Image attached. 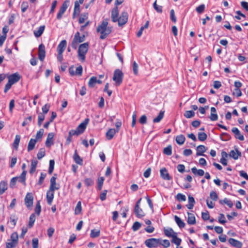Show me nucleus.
Instances as JSON below:
<instances>
[{
  "label": "nucleus",
  "mask_w": 248,
  "mask_h": 248,
  "mask_svg": "<svg viewBox=\"0 0 248 248\" xmlns=\"http://www.w3.org/2000/svg\"><path fill=\"white\" fill-rule=\"evenodd\" d=\"M57 175L54 174V175L51 178L50 180V186L49 189L46 192V200L47 202L49 205H51L54 197V191L55 190H58L60 188L59 186H56V180L57 179Z\"/></svg>",
  "instance_id": "obj_1"
},
{
  "label": "nucleus",
  "mask_w": 248,
  "mask_h": 248,
  "mask_svg": "<svg viewBox=\"0 0 248 248\" xmlns=\"http://www.w3.org/2000/svg\"><path fill=\"white\" fill-rule=\"evenodd\" d=\"M108 25V19H104L101 25H99L97 28V31L101 33L100 38L101 39H104L111 32V29L109 27H107Z\"/></svg>",
  "instance_id": "obj_2"
},
{
  "label": "nucleus",
  "mask_w": 248,
  "mask_h": 248,
  "mask_svg": "<svg viewBox=\"0 0 248 248\" xmlns=\"http://www.w3.org/2000/svg\"><path fill=\"white\" fill-rule=\"evenodd\" d=\"M89 48V43L86 42L80 45L78 51V56L80 61L84 62L85 60V55Z\"/></svg>",
  "instance_id": "obj_3"
},
{
  "label": "nucleus",
  "mask_w": 248,
  "mask_h": 248,
  "mask_svg": "<svg viewBox=\"0 0 248 248\" xmlns=\"http://www.w3.org/2000/svg\"><path fill=\"white\" fill-rule=\"evenodd\" d=\"M123 78L124 73L122 71L119 69L115 70L112 79L115 81L116 86H118L122 84Z\"/></svg>",
  "instance_id": "obj_4"
},
{
  "label": "nucleus",
  "mask_w": 248,
  "mask_h": 248,
  "mask_svg": "<svg viewBox=\"0 0 248 248\" xmlns=\"http://www.w3.org/2000/svg\"><path fill=\"white\" fill-rule=\"evenodd\" d=\"M160 239L152 238L146 239L144 244L148 248H153L160 246Z\"/></svg>",
  "instance_id": "obj_5"
},
{
  "label": "nucleus",
  "mask_w": 248,
  "mask_h": 248,
  "mask_svg": "<svg viewBox=\"0 0 248 248\" xmlns=\"http://www.w3.org/2000/svg\"><path fill=\"white\" fill-rule=\"evenodd\" d=\"M25 204L29 210L32 209L33 203V197L31 193H27L24 199Z\"/></svg>",
  "instance_id": "obj_6"
},
{
  "label": "nucleus",
  "mask_w": 248,
  "mask_h": 248,
  "mask_svg": "<svg viewBox=\"0 0 248 248\" xmlns=\"http://www.w3.org/2000/svg\"><path fill=\"white\" fill-rule=\"evenodd\" d=\"M69 2V0H66L62 4L57 15V19L58 20H61L62 19V15L68 8Z\"/></svg>",
  "instance_id": "obj_7"
},
{
  "label": "nucleus",
  "mask_w": 248,
  "mask_h": 248,
  "mask_svg": "<svg viewBox=\"0 0 248 248\" xmlns=\"http://www.w3.org/2000/svg\"><path fill=\"white\" fill-rule=\"evenodd\" d=\"M128 17V15L127 13L125 11L123 12L120 16L118 18L119 20H117L118 25L119 26H122L125 24L127 22Z\"/></svg>",
  "instance_id": "obj_8"
},
{
  "label": "nucleus",
  "mask_w": 248,
  "mask_h": 248,
  "mask_svg": "<svg viewBox=\"0 0 248 248\" xmlns=\"http://www.w3.org/2000/svg\"><path fill=\"white\" fill-rule=\"evenodd\" d=\"M21 78V76L17 72L11 74L8 77V81L13 85L18 82Z\"/></svg>",
  "instance_id": "obj_9"
},
{
  "label": "nucleus",
  "mask_w": 248,
  "mask_h": 248,
  "mask_svg": "<svg viewBox=\"0 0 248 248\" xmlns=\"http://www.w3.org/2000/svg\"><path fill=\"white\" fill-rule=\"evenodd\" d=\"M46 56L45 46L41 44L38 47V58L41 61H43Z\"/></svg>",
  "instance_id": "obj_10"
},
{
  "label": "nucleus",
  "mask_w": 248,
  "mask_h": 248,
  "mask_svg": "<svg viewBox=\"0 0 248 248\" xmlns=\"http://www.w3.org/2000/svg\"><path fill=\"white\" fill-rule=\"evenodd\" d=\"M119 10L117 6H115L111 10V18L113 22H117L118 20Z\"/></svg>",
  "instance_id": "obj_11"
},
{
  "label": "nucleus",
  "mask_w": 248,
  "mask_h": 248,
  "mask_svg": "<svg viewBox=\"0 0 248 248\" xmlns=\"http://www.w3.org/2000/svg\"><path fill=\"white\" fill-rule=\"evenodd\" d=\"M160 173L161 177L164 180H170L172 179L165 168H163L160 169Z\"/></svg>",
  "instance_id": "obj_12"
},
{
  "label": "nucleus",
  "mask_w": 248,
  "mask_h": 248,
  "mask_svg": "<svg viewBox=\"0 0 248 248\" xmlns=\"http://www.w3.org/2000/svg\"><path fill=\"white\" fill-rule=\"evenodd\" d=\"M89 122V119L86 118L85 119V120L82 123H81L77 127L76 129L78 131H79V132L81 134L84 132V131L86 128L87 125L88 124Z\"/></svg>",
  "instance_id": "obj_13"
},
{
  "label": "nucleus",
  "mask_w": 248,
  "mask_h": 248,
  "mask_svg": "<svg viewBox=\"0 0 248 248\" xmlns=\"http://www.w3.org/2000/svg\"><path fill=\"white\" fill-rule=\"evenodd\" d=\"M206 148L205 146L203 145H200L197 146L196 150V155L197 156H206V155H204L203 153L206 151Z\"/></svg>",
  "instance_id": "obj_14"
},
{
  "label": "nucleus",
  "mask_w": 248,
  "mask_h": 248,
  "mask_svg": "<svg viewBox=\"0 0 248 248\" xmlns=\"http://www.w3.org/2000/svg\"><path fill=\"white\" fill-rule=\"evenodd\" d=\"M229 156L234 159L236 160L241 156V153L238 151L237 148H235V150H231L229 153Z\"/></svg>",
  "instance_id": "obj_15"
},
{
  "label": "nucleus",
  "mask_w": 248,
  "mask_h": 248,
  "mask_svg": "<svg viewBox=\"0 0 248 248\" xmlns=\"http://www.w3.org/2000/svg\"><path fill=\"white\" fill-rule=\"evenodd\" d=\"M232 131L234 133L236 139H239L241 141L244 140L243 135L241 134L240 131L237 127H233L232 129Z\"/></svg>",
  "instance_id": "obj_16"
},
{
  "label": "nucleus",
  "mask_w": 248,
  "mask_h": 248,
  "mask_svg": "<svg viewBox=\"0 0 248 248\" xmlns=\"http://www.w3.org/2000/svg\"><path fill=\"white\" fill-rule=\"evenodd\" d=\"M228 242L232 246L235 248H242V243L237 240L231 238L228 240Z\"/></svg>",
  "instance_id": "obj_17"
},
{
  "label": "nucleus",
  "mask_w": 248,
  "mask_h": 248,
  "mask_svg": "<svg viewBox=\"0 0 248 248\" xmlns=\"http://www.w3.org/2000/svg\"><path fill=\"white\" fill-rule=\"evenodd\" d=\"M54 136L53 133H49L47 135V137L46 141V147H50L52 144H53V139Z\"/></svg>",
  "instance_id": "obj_18"
},
{
  "label": "nucleus",
  "mask_w": 248,
  "mask_h": 248,
  "mask_svg": "<svg viewBox=\"0 0 248 248\" xmlns=\"http://www.w3.org/2000/svg\"><path fill=\"white\" fill-rule=\"evenodd\" d=\"M67 42L65 40H62L57 46L58 52H63L66 47Z\"/></svg>",
  "instance_id": "obj_19"
},
{
  "label": "nucleus",
  "mask_w": 248,
  "mask_h": 248,
  "mask_svg": "<svg viewBox=\"0 0 248 248\" xmlns=\"http://www.w3.org/2000/svg\"><path fill=\"white\" fill-rule=\"evenodd\" d=\"M134 212L138 217L141 218L144 216V214L141 208L140 207V205H135Z\"/></svg>",
  "instance_id": "obj_20"
},
{
  "label": "nucleus",
  "mask_w": 248,
  "mask_h": 248,
  "mask_svg": "<svg viewBox=\"0 0 248 248\" xmlns=\"http://www.w3.org/2000/svg\"><path fill=\"white\" fill-rule=\"evenodd\" d=\"M211 121H215L218 119V116L217 113V110L215 108L211 107V114L209 117Z\"/></svg>",
  "instance_id": "obj_21"
},
{
  "label": "nucleus",
  "mask_w": 248,
  "mask_h": 248,
  "mask_svg": "<svg viewBox=\"0 0 248 248\" xmlns=\"http://www.w3.org/2000/svg\"><path fill=\"white\" fill-rule=\"evenodd\" d=\"M73 159L75 162L79 165H83V159L80 157V156L77 153V150H76L75 153L73 155Z\"/></svg>",
  "instance_id": "obj_22"
},
{
  "label": "nucleus",
  "mask_w": 248,
  "mask_h": 248,
  "mask_svg": "<svg viewBox=\"0 0 248 248\" xmlns=\"http://www.w3.org/2000/svg\"><path fill=\"white\" fill-rule=\"evenodd\" d=\"M117 131L114 128L109 129L106 133V138L108 140H111L114 137Z\"/></svg>",
  "instance_id": "obj_23"
},
{
  "label": "nucleus",
  "mask_w": 248,
  "mask_h": 248,
  "mask_svg": "<svg viewBox=\"0 0 248 248\" xmlns=\"http://www.w3.org/2000/svg\"><path fill=\"white\" fill-rule=\"evenodd\" d=\"M45 29V26L43 25L39 27L37 31H34L33 33L36 37H39L43 34Z\"/></svg>",
  "instance_id": "obj_24"
},
{
  "label": "nucleus",
  "mask_w": 248,
  "mask_h": 248,
  "mask_svg": "<svg viewBox=\"0 0 248 248\" xmlns=\"http://www.w3.org/2000/svg\"><path fill=\"white\" fill-rule=\"evenodd\" d=\"M188 204L186 205L187 208L189 209H192L195 204V201L194 198L189 195L188 197Z\"/></svg>",
  "instance_id": "obj_25"
},
{
  "label": "nucleus",
  "mask_w": 248,
  "mask_h": 248,
  "mask_svg": "<svg viewBox=\"0 0 248 248\" xmlns=\"http://www.w3.org/2000/svg\"><path fill=\"white\" fill-rule=\"evenodd\" d=\"M188 218L187 223L189 225H194L196 223V218L194 215L193 214L187 212Z\"/></svg>",
  "instance_id": "obj_26"
},
{
  "label": "nucleus",
  "mask_w": 248,
  "mask_h": 248,
  "mask_svg": "<svg viewBox=\"0 0 248 248\" xmlns=\"http://www.w3.org/2000/svg\"><path fill=\"white\" fill-rule=\"evenodd\" d=\"M80 13V6L79 3L78 1L75 2L74 9L73 14V18H75V15H78Z\"/></svg>",
  "instance_id": "obj_27"
},
{
  "label": "nucleus",
  "mask_w": 248,
  "mask_h": 248,
  "mask_svg": "<svg viewBox=\"0 0 248 248\" xmlns=\"http://www.w3.org/2000/svg\"><path fill=\"white\" fill-rule=\"evenodd\" d=\"M37 140L36 139H31L30 140L29 142L28 143V152H30L34 148V147H35V144L37 142Z\"/></svg>",
  "instance_id": "obj_28"
},
{
  "label": "nucleus",
  "mask_w": 248,
  "mask_h": 248,
  "mask_svg": "<svg viewBox=\"0 0 248 248\" xmlns=\"http://www.w3.org/2000/svg\"><path fill=\"white\" fill-rule=\"evenodd\" d=\"M175 140L177 144L182 145L186 140V138L184 135L181 134L176 137Z\"/></svg>",
  "instance_id": "obj_29"
},
{
  "label": "nucleus",
  "mask_w": 248,
  "mask_h": 248,
  "mask_svg": "<svg viewBox=\"0 0 248 248\" xmlns=\"http://www.w3.org/2000/svg\"><path fill=\"white\" fill-rule=\"evenodd\" d=\"M74 38H76V40L79 44L80 43H82L85 40V36L83 35L82 36H80V33L79 32H77L74 37Z\"/></svg>",
  "instance_id": "obj_30"
},
{
  "label": "nucleus",
  "mask_w": 248,
  "mask_h": 248,
  "mask_svg": "<svg viewBox=\"0 0 248 248\" xmlns=\"http://www.w3.org/2000/svg\"><path fill=\"white\" fill-rule=\"evenodd\" d=\"M172 240L171 242L179 246L182 242L181 239L177 237V233H175L174 235L171 237Z\"/></svg>",
  "instance_id": "obj_31"
},
{
  "label": "nucleus",
  "mask_w": 248,
  "mask_h": 248,
  "mask_svg": "<svg viewBox=\"0 0 248 248\" xmlns=\"http://www.w3.org/2000/svg\"><path fill=\"white\" fill-rule=\"evenodd\" d=\"M7 189V183L5 181L0 183V194H2Z\"/></svg>",
  "instance_id": "obj_32"
},
{
  "label": "nucleus",
  "mask_w": 248,
  "mask_h": 248,
  "mask_svg": "<svg viewBox=\"0 0 248 248\" xmlns=\"http://www.w3.org/2000/svg\"><path fill=\"white\" fill-rule=\"evenodd\" d=\"M192 173L195 175H197L200 176H202L204 174V171L202 169L197 170L195 167H193L191 169Z\"/></svg>",
  "instance_id": "obj_33"
},
{
  "label": "nucleus",
  "mask_w": 248,
  "mask_h": 248,
  "mask_svg": "<svg viewBox=\"0 0 248 248\" xmlns=\"http://www.w3.org/2000/svg\"><path fill=\"white\" fill-rule=\"evenodd\" d=\"M27 174V171H23L20 175L18 177V181L22 183L24 185H26V175Z\"/></svg>",
  "instance_id": "obj_34"
},
{
  "label": "nucleus",
  "mask_w": 248,
  "mask_h": 248,
  "mask_svg": "<svg viewBox=\"0 0 248 248\" xmlns=\"http://www.w3.org/2000/svg\"><path fill=\"white\" fill-rule=\"evenodd\" d=\"M174 219L177 225L180 228H183L185 226V223L182 219L178 216H175Z\"/></svg>",
  "instance_id": "obj_35"
},
{
  "label": "nucleus",
  "mask_w": 248,
  "mask_h": 248,
  "mask_svg": "<svg viewBox=\"0 0 248 248\" xmlns=\"http://www.w3.org/2000/svg\"><path fill=\"white\" fill-rule=\"evenodd\" d=\"M219 203L221 204H226L230 208L232 207L233 206V203H232V201L226 198H224L223 200H220Z\"/></svg>",
  "instance_id": "obj_36"
},
{
  "label": "nucleus",
  "mask_w": 248,
  "mask_h": 248,
  "mask_svg": "<svg viewBox=\"0 0 248 248\" xmlns=\"http://www.w3.org/2000/svg\"><path fill=\"white\" fill-rule=\"evenodd\" d=\"M164 232L166 236L170 237H171L174 235V233H176L171 228L165 229Z\"/></svg>",
  "instance_id": "obj_37"
},
{
  "label": "nucleus",
  "mask_w": 248,
  "mask_h": 248,
  "mask_svg": "<svg viewBox=\"0 0 248 248\" xmlns=\"http://www.w3.org/2000/svg\"><path fill=\"white\" fill-rule=\"evenodd\" d=\"M88 13H82L80 15V16L79 18V23L82 24L85 21L88 19Z\"/></svg>",
  "instance_id": "obj_38"
},
{
  "label": "nucleus",
  "mask_w": 248,
  "mask_h": 248,
  "mask_svg": "<svg viewBox=\"0 0 248 248\" xmlns=\"http://www.w3.org/2000/svg\"><path fill=\"white\" fill-rule=\"evenodd\" d=\"M220 138L222 141H228L231 139V136L228 133L223 132L220 135Z\"/></svg>",
  "instance_id": "obj_39"
},
{
  "label": "nucleus",
  "mask_w": 248,
  "mask_h": 248,
  "mask_svg": "<svg viewBox=\"0 0 248 248\" xmlns=\"http://www.w3.org/2000/svg\"><path fill=\"white\" fill-rule=\"evenodd\" d=\"M20 136L18 135H16L15 137V139L14 141L13 142V147L16 149H17L20 140Z\"/></svg>",
  "instance_id": "obj_40"
},
{
  "label": "nucleus",
  "mask_w": 248,
  "mask_h": 248,
  "mask_svg": "<svg viewBox=\"0 0 248 248\" xmlns=\"http://www.w3.org/2000/svg\"><path fill=\"white\" fill-rule=\"evenodd\" d=\"M46 155V151L45 148H42L39 149L38 153L37 154V158L39 160L41 159Z\"/></svg>",
  "instance_id": "obj_41"
},
{
  "label": "nucleus",
  "mask_w": 248,
  "mask_h": 248,
  "mask_svg": "<svg viewBox=\"0 0 248 248\" xmlns=\"http://www.w3.org/2000/svg\"><path fill=\"white\" fill-rule=\"evenodd\" d=\"M35 219H36V217H35V214L33 213V214H31L30 217V219H29V228H31L32 227L33 224H34V223L35 221Z\"/></svg>",
  "instance_id": "obj_42"
},
{
  "label": "nucleus",
  "mask_w": 248,
  "mask_h": 248,
  "mask_svg": "<svg viewBox=\"0 0 248 248\" xmlns=\"http://www.w3.org/2000/svg\"><path fill=\"white\" fill-rule=\"evenodd\" d=\"M164 114V111H160L158 115L157 116V117L154 118L153 119V122L155 123H158L163 118Z\"/></svg>",
  "instance_id": "obj_43"
},
{
  "label": "nucleus",
  "mask_w": 248,
  "mask_h": 248,
  "mask_svg": "<svg viewBox=\"0 0 248 248\" xmlns=\"http://www.w3.org/2000/svg\"><path fill=\"white\" fill-rule=\"evenodd\" d=\"M207 134L204 132H199L198 134V140L201 141H204L207 139Z\"/></svg>",
  "instance_id": "obj_44"
},
{
  "label": "nucleus",
  "mask_w": 248,
  "mask_h": 248,
  "mask_svg": "<svg viewBox=\"0 0 248 248\" xmlns=\"http://www.w3.org/2000/svg\"><path fill=\"white\" fill-rule=\"evenodd\" d=\"M10 239L11 241L17 244L18 242V233L16 232H14L12 233L11 235Z\"/></svg>",
  "instance_id": "obj_45"
},
{
  "label": "nucleus",
  "mask_w": 248,
  "mask_h": 248,
  "mask_svg": "<svg viewBox=\"0 0 248 248\" xmlns=\"http://www.w3.org/2000/svg\"><path fill=\"white\" fill-rule=\"evenodd\" d=\"M96 83V77H92L89 80L88 82V85L90 88H93L94 87L95 84Z\"/></svg>",
  "instance_id": "obj_46"
},
{
  "label": "nucleus",
  "mask_w": 248,
  "mask_h": 248,
  "mask_svg": "<svg viewBox=\"0 0 248 248\" xmlns=\"http://www.w3.org/2000/svg\"><path fill=\"white\" fill-rule=\"evenodd\" d=\"M35 213L37 215L39 216L41 212V206L40 205V201H37L35 207L34 209Z\"/></svg>",
  "instance_id": "obj_47"
},
{
  "label": "nucleus",
  "mask_w": 248,
  "mask_h": 248,
  "mask_svg": "<svg viewBox=\"0 0 248 248\" xmlns=\"http://www.w3.org/2000/svg\"><path fill=\"white\" fill-rule=\"evenodd\" d=\"M82 210V207H81V202L80 201H79L76 205V207L75 208V214L76 215H78L79 214Z\"/></svg>",
  "instance_id": "obj_48"
},
{
  "label": "nucleus",
  "mask_w": 248,
  "mask_h": 248,
  "mask_svg": "<svg viewBox=\"0 0 248 248\" xmlns=\"http://www.w3.org/2000/svg\"><path fill=\"white\" fill-rule=\"evenodd\" d=\"M85 186L87 187L91 186L93 185L94 180L92 178H86L84 181Z\"/></svg>",
  "instance_id": "obj_49"
},
{
  "label": "nucleus",
  "mask_w": 248,
  "mask_h": 248,
  "mask_svg": "<svg viewBox=\"0 0 248 248\" xmlns=\"http://www.w3.org/2000/svg\"><path fill=\"white\" fill-rule=\"evenodd\" d=\"M172 148L171 145H169L163 150V153L167 155H170L172 154Z\"/></svg>",
  "instance_id": "obj_50"
},
{
  "label": "nucleus",
  "mask_w": 248,
  "mask_h": 248,
  "mask_svg": "<svg viewBox=\"0 0 248 248\" xmlns=\"http://www.w3.org/2000/svg\"><path fill=\"white\" fill-rule=\"evenodd\" d=\"M100 232L99 230H92L90 236L92 238H96L99 236Z\"/></svg>",
  "instance_id": "obj_51"
},
{
  "label": "nucleus",
  "mask_w": 248,
  "mask_h": 248,
  "mask_svg": "<svg viewBox=\"0 0 248 248\" xmlns=\"http://www.w3.org/2000/svg\"><path fill=\"white\" fill-rule=\"evenodd\" d=\"M195 114L194 111L192 110H187L185 112L184 115L186 118H191L194 116Z\"/></svg>",
  "instance_id": "obj_52"
},
{
  "label": "nucleus",
  "mask_w": 248,
  "mask_h": 248,
  "mask_svg": "<svg viewBox=\"0 0 248 248\" xmlns=\"http://www.w3.org/2000/svg\"><path fill=\"white\" fill-rule=\"evenodd\" d=\"M104 180L105 179L103 177H101L98 178L97 187L99 190H101L102 189Z\"/></svg>",
  "instance_id": "obj_53"
},
{
  "label": "nucleus",
  "mask_w": 248,
  "mask_h": 248,
  "mask_svg": "<svg viewBox=\"0 0 248 248\" xmlns=\"http://www.w3.org/2000/svg\"><path fill=\"white\" fill-rule=\"evenodd\" d=\"M55 161L54 160H50L49 161V166L48 169V173L51 174L54 169Z\"/></svg>",
  "instance_id": "obj_54"
},
{
  "label": "nucleus",
  "mask_w": 248,
  "mask_h": 248,
  "mask_svg": "<svg viewBox=\"0 0 248 248\" xmlns=\"http://www.w3.org/2000/svg\"><path fill=\"white\" fill-rule=\"evenodd\" d=\"M160 245L162 246L165 248H167L170 246V243L168 240H162L160 239Z\"/></svg>",
  "instance_id": "obj_55"
},
{
  "label": "nucleus",
  "mask_w": 248,
  "mask_h": 248,
  "mask_svg": "<svg viewBox=\"0 0 248 248\" xmlns=\"http://www.w3.org/2000/svg\"><path fill=\"white\" fill-rule=\"evenodd\" d=\"M154 8L158 13L162 12V7L161 6L158 5L156 3V0L155 1L153 4Z\"/></svg>",
  "instance_id": "obj_56"
},
{
  "label": "nucleus",
  "mask_w": 248,
  "mask_h": 248,
  "mask_svg": "<svg viewBox=\"0 0 248 248\" xmlns=\"http://www.w3.org/2000/svg\"><path fill=\"white\" fill-rule=\"evenodd\" d=\"M44 133V130L43 129H40L36 135V139L37 140H38L41 139Z\"/></svg>",
  "instance_id": "obj_57"
},
{
  "label": "nucleus",
  "mask_w": 248,
  "mask_h": 248,
  "mask_svg": "<svg viewBox=\"0 0 248 248\" xmlns=\"http://www.w3.org/2000/svg\"><path fill=\"white\" fill-rule=\"evenodd\" d=\"M46 173H45L43 172L41 173L40 176V178H39V181L38 182V184L39 185H41L43 184V183L44 181V179H45V178L46 177Z\"/></svg>",
  "instance_id": "obj_58"
},
{
  "label": "nucleus",
  "mask_w": 248,
  "mask_h": 248,
  "mask_svg": "<svg viewBox=\"0 0 248 248\" xmlns=\"http://www.w3.org/2000/svg\"><path fill=\"white\" fill-rule=\"evenodd\" d=\"M176 198L179 201H185L186 200V196L181 193L177 194Z\"/></svg>",
  "instance_id": "obj_59"
},
{
  "label": "nucleus",
  "mask_w": 248,
  "mask_h": 248,
  "mask_svg": "<svg viewBox=\"0 0 248 248\" xmlns=\"http://www.w3.org/2000/svg\"><path fill=\"white\" fill-rule=\"evenodd\" d=\"M205 7V5L204 4H201L196 8V11L199 14H201L204 11Z\"/></svg>",
  "instance_id": "obj_60"
},
{
  "label": "nucleus",
  "mask_w": 248,
  "mask_h": 248,
  "mask_svg": "<svg viewBox=\"0 0 248 248\" xmlns=\"http://www.w3.org/2000/svg\"><path fill=\"white\" fill-rule=\"evenodd\" d=\"M170 19L174 23L176 22V17L175 16V12L173 9L170 11Z\"/></svg>",
  "instance_id": "obj_61"
},
{
  "label": "nucleus",
  "mask_w": 248,
  "mask_h": 248,
  "mask_svg": "<svg viewBox=\"0 0 248 248\" xmlns=\"http://www.w3.org/2000/svg\"><path fill=\"white\" fill-rule=\"evenodd\" d=\"M141 226V225L140 222L136 221L134 223V224L132 226V230L134 231H136L138 230L139 229H140Z\"/></svg>",
  "instance_id": "obj_62"
},
{
  "label": "nucleus",
  "mask_w": 248,
  "mask_h": 248,
  "mask_svg": "<svg viewBox=\"0 0 248 248\" xmlns=\"http://www.w3.org/2000/svg\"><path fill=\"white\" fill-rule=\"evenodd\" d=\"M45 115L42 113H40L38 118V125L39 126H40L42 124V122L45 119Z\"/></svg>",
  "instance_id": "obj_63"
},
{
  "label": "nucleus",
  "mask_w": 248,
  "mask_h": 248,
  "mask_svg": "<svg viewBox=\"0 0 248 248\" xmlns=\"http://www.w3.org/2000/svg\"><path fill=\"white\" fill-rule=\"evenodd\" d=\"M17 244L11 241L6 243V248H15Z\"/></svg>",
  "instance_id": "obj_64"
}]
</instances>
